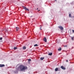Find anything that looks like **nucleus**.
I'll list each match as a JSON object with an SVG mask.
<instances>
[{
	"instance_id": "nucleus-1",
	"label": "nucleus",
	"mask_w": 74,
	"mask_h": 74,
	"mask_svg": "<svg viewBox=\"0 0 74 74\" xmlns=\"http://www.w3.org/2000/svg\"><path fill=\"white\" fill-rule=\"evenodd\" d=\"M20 69L21 71H25V70H26L27 69V67L23 65H21L20 66Z\"/></svg>"
},
{
	"instance_id": "nucleus-2",
	"label": "nucleus",
	"mask_w": 74,
	"mask_h": 74,
	"mask_svg": "<svg viewBox=\"0 0 74 74\" xmlns=\"http://www.w3.org/2000/svg\"><path fill=\"white\" fill-rule=\"evenodd\" d=\"M58 28H59V29H60L61 30H63V27H62V26H59Z\"/></svg>"
},
{
	"instance_id": "nucleus-3",
	"label": "nucleus",
	"mask_w": 74,
	"mask_h": 74,
	"mask_svg": "<svg viewBox=\"0 0 74 74\" xmlns=\"http://www.w3.org/2000/svg\"><path fill=\"white\" fill-rule=\"evenodd\" d=\"M60 40L59 39H57L56 40V42L57 43V44H59L60 42Z\"/></svg>"
},
{
	"instance_id": "nucleus-4",
	"label": "nucleus",
	"mask_w": 74,
	"mask_h": 74,
	"mask_svg": "<svg viewBox=\"0 0 74 74\" xmlns=\"http://www.w3.org/2000/svg\"><path fill=\"white\" fill-rule=\"evenodd\" d=\"M23 8L25 9V10H26V11H29V10L26 7H24Z\"/></svg>"
},
{
	"instance_id": "nucleus-5",
	"label": "nucleus",
	"mask_w": 74,
	"mask_h": 74,
	"mask_svg": "<svg viewBox=\"0 0 74 74\" xmlns=\"http://www.w3.org/2000/svg\"><path fill=\"white\" fill-rule=\"evenodd\" d=\"M4 66H5L4 64H0V67H4Z\"/></svg>"
},
{
	"instance_id": "nucleus-6",
	"label": "nucleus",
	"mask_w": 74,
	"mask_h": 74,
	"mask_svg": "<svg viewBox=\"0 0 74 74\" xmlns=\"http://www.w3.org/2000/svg\"><path fill=\"white\" fill-rule=\"evenodd\" d=\"M60 68L62 69V70H65V68L63 66H61Z\"/></svg>"
},
{
	"instance_id": "nucleus-7",
	"label": "nucleus",
	"mask_w": 74,
	"mask_h": 74,
	"mask_svg": "<svg viewBox=\"0 0 74 74\" xmlns=\"http://www.w3.org/2000/svg\"><path fill=\"white\" fill-rule=\"evenodd\" d=\"M43 40L44 41H45V42H47V38H44L43 39Z\"/></svg>"
},
{
	"instance_id": "nucleus-8",
	"label": "nucleus",
	"mask_w": 74,
	"mask_h": 74,
	"mask_svg": "<svg viewBox=\"0 0 74 74\" xmlns=\"http://www.w3.org/2000/svg\"><path fill=\"white\" fill-rule=\"evenodd\" d=\"M44 57H41L40 58V60H44Z\"/></svg>"
},
{
	"instance_id": "nucleus-9",
	"label": "nucleus",
	"mask_w": 74,
	"mask_h": 74,
	"mask_svg": "<svg viewBox=\"0 0 74 74\" xmlns=\"http://www.w3.org/2000/svg\"><path fill=\"white\" fill-rule=\"evenodd\" d=\"M16 30L17 31H18V30H19V28L18 27H16Z\"/></svg>"
},
{
	"instance_id": "nucleus-10",
	"label": "nucleus",
	"mask_w": 74,
	"mask_h": 74,
	"mask_svg": "<svg viewBox=\"0 0 74 74\" xmlns=\"http://www.w3.org/2000/svg\"><path fill=\"white\" fill-rule=\"evenodd\" d=\"M58 51H60L62 50V49L61 48V47H60L59 49H58Z\"/></svg>"
},
{
	"instance_id": "nucleus-11",
	"label": "nucleus",
	"mask_w": 74,
	"mask_h": 74,
	"mask_svg": "<svg viewBox=\"0 0 74 74\" xmlns=\"http://www.w3.org/2000/svg\"><path fill=\"white\" fill-rule=\"evenodd\" d=\"M58 70V68H56L55 69V71H57Z\"/></svg>"
},
{
	"instance_id": "nucleus-12",
	"label": "nucleus",
	"mask_w": 74,
	"mask_h": 74,
	"mask_svg": "<svg viewBox=\"0 0 74 74\" xmlns=\"http://www.w3.org/2000/svg\"><path fill=\"white\" fill-rule=\"evenodd\" d=\"M69 18H71V14H70L69 15Z\"/></svg>"
},
{
	"instance_id": "nucleus-13",
	"label": "nucleus",
	"mask_w": 74,
	"mask_h": 74,
	"mask_svg": "<svg viewBox=\"0 0 74 74\" xmlns=\"http://www.w3.org/2000/svg\"><path fill=\"white\" fill-rule=\"evenodd\" d=\"M49 55H50V56L52 55V53H49L48 54Z\"/></svg>"
},
{
	"instance_id": "nucleus-14",
	"label": "nucleus",
	"mask_w": 74,
	"mask_h": 74,
	"mask_svg": "<svg viewBox=\"0 0 74 74\" xmlns=\"http://www.w3.org/2000/svg\"><path fill=\"white\" fill-rule=\"evenodd\" d=\"M34 47H37L38 45L37 44H35L34 45Z\"/></svg>"
},
{
	"instance_id": "nucleus-15",
	"label": "nucleus",
	"mask_w": 74,
	"mask_h": 74,
	"mask_svg": "<svg viewBox=\"0 0 74 74\" xmlns=\"http://www.w3.org/2000/svg\"><path fill=\"white\" fill-rule=\"evenodd\" d=\"M23 49H26V47L25 46L23 47Z\"/></svg>"
},
{
	"instance_id": "nucleus-16",
	"label": "nucleus",
	"mask_w": 74,
	"mask_h": 74,
	"mask_svg": "<svg viewBox=\"0 0 74 74\" xmlns=\"http://www.w3.org/2000/svg\"><path fill=\"white\" fill-rule=\"evenodd\" d=\"M14 50H15V49H17V47H14Z\"/></svg>"
},
{
	"instance_id": "nucleus-17",
	"label": "nucleus",
	"mask_w": 74,
	"mask_h": 74,
	"mask_svg": "<svg viewBox=\"0 0 74 74\" xmlns=\"http://www.w3.org/2000/svg\"><path fill=\"white\" fill-rule=\"evenodd\" d=\"M74 37H71V39L72 40H74Z\"/></svg>"
},
{
	"instance_id": "nucleus-18",
	"label": "nucleus",
	"mask_w": 74,
	"mask_h": 74,
	"mask_svg": "<svg viewBox=\"0 0 74 74\" xmlns=\"http://www.w3.org/2000/svg\"><path fill=\"white\" fill-rule=\"evenodd\" d=\"M2 39H3V38H0V40H1Z\"/></svg>"
},
{
	"instance_id": "nucleus-19",
	"label": "nucleus",
	"mask_w": 74,
	"mask_h": 74,
	"mask_svg": "<svg viewBox=\"0 0 74 74\" xmlns=\"http://www.w3.org/2000/svg\"><path fill=\"white\" fill-rule=\"evenodd\" d=\"M31 60V59H29L28 60V61H29V62Z\"/></svg>"
},
{
	"instance_id": "nucleus-20",
	"label": "nucleus",
	"mask_w": 74,
	"mask_h": 74,
	"mask_svg": "<svg viewBox=\"0 0 74 74\" xmlns=\"http://www.w3.org/2000/svg\"><path fill=\"white\" fill-rule=\"evenodd\" d=\"M66 62H68V60H66Z\"/></svg>"
},
{
	"instance_id": "nucleus-21",
	"label": "nucleus",
	"mask_w": 74,
	"mask_h": 74,
	"mask_svg": "<svg viewBox=\"0 0 74 74\" xmlns=\"http://www.w3.org/2000/svg\"><path fill=\"white\" fill-rule=\"evenodd\" d=\"M38 11H40V10H39Z\"/></svg>"
},
{
	"instance_id": "nucleus-22",
	"label": "nucleus",
	"mask_w": 74,
	"mask_h": 74,
	"mask_svg": "<svg viewBox=\"0 0 74 74\" xmlns=\"http://www.w3.org/2000/svg\"><path fill=\"white\" fill-rule=\"evenodd\" d=\"M55 0V1H56L57 0Z\"/></svg>"
},
{
	"instance_id": "nucleus-23",
	"label": "nucleus",
	"mask_w": 74,
	"mask_h": 74,
	"mask_svg": "<svg viewBox=\"0 0 74 74\" xmlns=\"http://www.w3.org/2000/svg\"><path fill=\"white\" fill-rule=\"evenodd\" d=\"M38 8H37V10H38Z\"/></svg>"
}]
</instances>
